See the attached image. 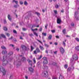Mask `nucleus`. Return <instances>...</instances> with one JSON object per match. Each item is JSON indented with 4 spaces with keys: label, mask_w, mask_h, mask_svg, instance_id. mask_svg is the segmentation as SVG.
<instances>
[{
    "label": "nucleus",
    "mask_w": 79,
    "mask_h": 79,
    "mask_svg": "<svg viewBox=\"0 0 79 79\" xmlns=\"http://www.w3.org/2000/svg\"><path fill=\"white\" fill-rule=\"evenodd\" d=\"M43 59L44 60L43 63L44 64L48 63V60H47V57H43Z\"/></svg>",
    "instance_id": "4"
},
{
    "label": "nucleus",
    "mask_w": 79,
    "mask_h": 79,
    "mask_svg": "<svg viewBox=\"0 0 79 79\" xmlns=\"http://www.w3.org/2000/svg\"><path fill=\"white\" fill-rule=\"evenodd\" d=\"M77 20H79V17H77Z\"/></svg>",
    "instance_id": "64"
},
{
    "label": "nucleus",
    "mask_w": 79,
    "mask_h": 79,
    "mask_svg": "<svg viewBox=\"0 0 79 79\" xmlns=\"http://www.w3.org/2000/svg\"><path fill=\"white\" fill-rule=\"evenodd\" d=\"M4 24H6V20L5 19L4 20Z\"/></svg>",
    "instance_id": "50"
},
{
    "label": "nucleus",
    "mask_w": 79,
    "mask_h": 79,
    "mask_svg": "<svg viewBox=\"0 0 79 79\" xmlns=\"http://www.w3.org/2000/svg\"><path fill=\"white\" fill-rule=\"evenodd\" d=\"M12 2H13V3H14V2H15V3H16V5H18V1H15V0H13V1Z\"/></svg>",
    "instance_id": "19"
},
{
    "label": "nucleus",
    "mask_w": 79,
    "mask_h": 79,
    "mask_svg": "<svg viewBox=\"0 0 79 79\" xmlns=\"http://www.w3.org/2000/svg\"><path fill=\"white\" fill-rule=\"evenodd\" d=\"M20 39H21L22 40H23V38L22 37V36H20Z\"/></svg>",
    "instance_id": "57"
},
{
    "label": "nucleus",
    "mask_w": 79,
    "mask_h": 79,
    "mask_svg": "<svg viewBox=\"0 0 79 79\" xmlns=\"http://www.w3.org/2000/svg\"><path fill=\"white\" fill-rule=\"evenodd\" d=\"M13 52H10L9 53L8 55V56H10V55H13Z\"/></svg>",
    "instance_id": "31"
},
{
    "label": "nucleus",
    "mask_w": 79,
    "mask_h": 79,
    "mask_svg": "<svg viewBox=\"0 0 79 79\" xmlns=\"http://www.w3.org/2000/svg\"><path fill=\"white\" fill-rule=\"evenodd\" d=\"M40 48L41 50H44V48L42 46L40 45Z\"/></svg>",
    "instance_id": "29"
},
{
    "label": "nucleus",
    "mask_w": 79,
    "mask_h": 79,
    "mask_svg": "<svg viewBox=\"0 0 79 79\" xmlns=\"http://www.w3.org/2000/svg\"><path fill=\"white\" fill-rule=\"evenodd\" d=\"M78 14V12H75V18H76V16H77V15Z\"/></svg>",
    "instance_id": "14"
},
{
    "label": "nucleus",
    "mask_w": 79,
    "mask_h": 79,
    "mask_svg": "<svg viewBox=\"0 0 79 79\" xmlns=\"http://www.w3.org/2000/svg\"><path fill=\"white\" fill-rule=\"evenodd\" d=\"M43 74H44V77H47L48 76V72L47 71H44L43 72Z\"/></svg>",
    "instance_id": "5"
},
{
    "label": "nucleus",
    "mask_w": 79,
    "mask_h": 79,
    "mask_svg": "<svg viewBox=\"0 0 79 79\" xmlns=\"http://www.w3.org/2000/svg\"><path fill=\"white\" fill-rule=\"evenodd\" d=\"M63 76H61V75H60V77H59V79H63Z\"/></svg>",
    "instance_id": "36"
},
{
    "label": "nucleus",
    "mask_w": 79,
    "mask_h": 79,
    "mask_svg": "<svg viewBox=\"0 0 79 79\" xmlns=\"http://www.w3.org/2000/svg\"><path fill=\"white\" fill-rule=\"evenodd\" d=\"M8 18L9 20L11 21V17L10 16V15H8Z\"/></svg>",
    "instance_id": "10"
},
{
    "label": "nucleus",
    "mask_w": 79,
    "mask_h": 79,
    "mask_svg": "<svg viewBox=\"0 0 79 79\" xmlns=\"http://www.w3.org/2000/svg\"><path fill=\"white\" fill-rule=\"evenodd\" d=\"M71 26H74V23H72L71 24Z\"/></svg>",
    "instance_id": "53"
},
{
    "label": "nucleus",
    "mask_w": 79,
    "mask_h": 79,
    "mask_svg": "<svg viewBox=\"0 0 79 79\" xmlns=\"http://www.w3.org/2000/svg\"><path fill=\"white\" fill-rule=\"evenodd\" d=\"M51 32L52 33H55V30H52Z\"/></svg>",
    "instance_id": "42"
},
{
    "label": "nucleus",
    "mask_w": 79,
    "mask_h": 79,
    "mask_svg": "<svg viewBox=\"0 0 79 79\" xmlns=\"http://www.w3.org/2000/svg\"><path fill=\"white\" fill-rule=\"evenodd\" d=\"M56 37L57 38V39H59V37L58 36H56Z\"/></svg>",
    "instance_id": "61"
},
{
    "label": "nucleus",
    "mask_w": 79,
    "mask_h": 79,
    "mask_svg": "<svg viewBox=\"0 0 79 79\" xmlns=\"http://www.w3.org/2000/svg\"><path fill=\"white\" fill-rule=\"evenodd\" d=\"M55 7L56 8H59V6L57 4L55 5Z\"/></svg>",
    "instance_id": "39"
},
{
    "label": "nucleus",
    "mask_w": 79,
    "mask_h": 79,
    "mask_svg": "<svg viewBox=\"0 0 79 79\" xmlns=\"http://www.w3.org/2000/svg\"><path fill=\"white\" fill-rule=\"evenodd\" d=\"M10 46L11 47H14V45L13 44H10Z\"/></svg>",
    "instance_id": "62"
},
{
    "label": "nucleus",
    "mask_w": 79,
    "mask_h": 79,
    "mask_svg": "<svg viewBox=\"0 0 79 79\" xmlns=\"http://www.w3.org/2000/svg\"><path fill=\"white\" fill-rule=\"evenodd\" d=\"M6 59V57L5 58V56H3V66H5V65H6L7 63H8V61L7 60H5V59Z\"/></svg>",
    "instance_id": "3"
},
{
    "label": "nucleus",
    "mask_w": 79,
    "mask_h": 79,
    "mask_svg": "<svg viewBox=\"0 0 79 79\" xmlns=\"http://www.w3.org/2000/svg\"><path fill=\"white\" fill-rule=\"evenodd\" d=\"M75 49L77 50V51H79V46H77L76 47H75Z\"/></svg>",
    "instance_id": "17"
},
{
    "label": "nucleus",
    "mask_w": 79,
    "mask_h": 79,
    "mask_svg": "<svg viewBox=\"0 0 79 79\" xmlns=\"http://www.w3.org/2000/svg\"><path fill=\"white\" fill-rule=\"evenodd\" d=\"M34 53L35 54H37V51H34Z\"/></svg>",
    "instance_id": "54"
},
{
    "label": "nucleus",
    "mask_w": 79,
    "mask_h": 79,
    "mask_svg": "<svg viewBox=\"0 0 79 79\" xmlns=\"http://www.w3.org/2000/svg\"><path fill=\"white\" fill-rule=\"evenodd\" d=\"M52 36L51 35H50L48 37V39L49 40H51L52 39Z\"/></svg>",
    "instance_id": "13"
},
{
    "label": "nucleus",
    "mask_w": 79,
    "mask_h": 79,
    "mask_svg": "<svg viewBox=\"0 0 79 79\" xmlns=\"http://www.w3.org/2000/svg\"><path fill=\"white\" fill-rule=\"evenodd\" d=\"M31 51H32V50H34V47H32V46H31Z\"/></svg>",
    "instance_id": "41"
},
{
    "label": "nucleus",
    "mask_w": 79,
    "mask_h": 79,
    "mask_svg": "<svg viewBox=\"0 0 79 79\" xmlns=\"http://www.w3.org/2000/svg\"><path fill=\"white\" fill-rule=\"evenodd\" d=\"M7 52L6 51H2V54H6V53Z\"/></svg>",
    "instance_id": "25"
},
{
    "label": "nucleus",
    "mask_w": 79,
    "mask_h": 79,
    "mask_svg": "<svg viewBox=\"0 0 79 79\" xmlns=\"http://www.w3.org/2000/svg\"><path fill=\"white\" fill-rule=\"evenodd\" d=\"M47 26H48V24H46L45 25V28L46 29H47Z\"/></svg>",
    "instance_id": "52"
},
{
    "label": "nucleus",
    "mask_w": 79,
    "mask_h": 79,
    "mask_svg": "<svg viewBox=\"0 0 79 79\" xmlns=\"http://www.w3.org/2000/svg\"><path fill=\"white\" fill-rule=\"evenodd\" d=\"M1 48L2 49H6V48H5L4 46H1Z\"/></svg>",
    "instance_id": "38"
},
{
    "label": "nucleus",
    "mask_w": 79,
    "mask_h": 79,
    "mask_svg": "<svg viewBox=\"0 0 79 79\" xmlns=\"http://www.w3.org/2000/svg\"><path fill=\"white\" fill-rule=\"evenodd\" d=\"M40 31H42V28H41L40 30H39Z\"/></svg>",
    "instance_id": "60"
},
{
    "label": "nucleus",
    "mask_w": 79,
    "mask_h": 79,
    "mask_svg": "<svg viewBox=\"0 0 79 79\" xmlns=\"http://www.w3.org/2000/svg\"><path fill=\"white\" fill-rule=\"evenodd\" d=\"M36 51L38 52V53H39L40 52V50H39V48H37L36 49Z\"/></svg>",
    "instance_id": "21"
},
{
    "label": "nucleus",
    "mask_w": 79,
    "mask_h": 79,
    "mask_svg": "<svg viewBox=\"0 0 79 79\" xmlns=\"http://www.w3.org/2000/svg\"><path fill=\"white\" fill-rule=\"evenodd\" d=\"M26 58L24 57H23L22 58V61H26Z\"/></svg>",
    "instance_id": "16"
},
{
    "label": "nucleus",
    "mask_w": 79,
    "mask_h": 79,
    "mask_svg": "<svg viewBox=\"0 0 79 79\" xmlns=\"http://www.w3.org/2000/svg\"><path fill=\"white\" fill-rule=\"evenodd\" d=\"M35 14H37V15L38 16H40V13L37 12H36Z\"/></svg>",
    "instance_id": "45"
},
{
    "label": "nucleus",
    "mask_w": 79,
    "mask_h": 79,
    "mask_svg": "<svg viewBox=\"0 0 79 79\" xmlns=\"http://www.w3.org/2000/svg\"><path fill=\"white\" fill-rule=\"evenodd\" d=\"M35 25H33L32 26V27H35Z\"/></svg>",
    "instance_id": "63"
},
{
    "label": "nucleus",
    "mask_w": 79,
    "mask_h": 79,
    "mask_svg": "<svg viewBox=\"0 0 79 79\" xmlns=\"http://www.w3.org/2000/svg\"><path fill=\"white\" fill-rule=\"evenodd\" d=\"M43 68L44 69H48V66H44V67H43Z\"/></svg>",
    "instance_id": "32"
},
{
    "label": "nucleus",
    "mask_w": 79,
    "mask_h": 79,
    "mask_svg": "<svg viewBox=\"0 0 79 79\" xmlns=\"http://www.w3.org/2000/svg\"><path fill=\"white\" fill-rule=\"evenodd\" d=\"M33 60L34 61V63H35H35H36V61H35V58H34L33 59Z\"/></svg>",
    "instance_id": "34"
},
{
    "label": "nucleus",
    "mask_w": 79,
    "mask_h": 79,
    "mask_svg": "<svg viewBox=\"0 0 79 79\" xmlns=\"http://www.w3.org/2000/svg\"><path fill=\"white\" fill-rule=\"evenodd\" d=\"M62 32L63 34H65L66 33V29H64L63 30Z\"/></svg>",
    "instance_id": "26"
},
{
    "label": "nucleus",
    "mask_w": 79,
    "mask_h": 79,
    "mask_svg": "<svg viewBox=\"0 0 79 79\" xmlns=\"http://www.w3.org/2000/svg\"><path fill=\"white\" fill-rule=\"evenodd\" d=\"M71 69L72 70H73L74 69V67L73 66H72L71 67Z\"/></svg>",
    "instance_id": "43"
},
{
    "label": "nucleus",
    "mask_w": 79,
    "mask_h": 79,
    "mask_svg": "<svg viewBox=\"0 0 79 79\" xmlns=\"http://www.w3.org/2000/svg\"><path fill=\"white\" fill-rule=\"evenodd\" d=\"M61 22V20L59 18H57V24H60Z\"/></svg>",
    "instance_id": "7"
},
{
    "label": "nucleus",
    "mask_w": 79,
    "mask_h": 79,
    "mask_svg": "<svg viewBox=\"0 0 79 79\" xmlns=\"http://www.w3.org/2000/svg\"><path fill=\"white\" fill-rule=\"evenodd\" d=\"M2 73L3 75H5L6 74V71L5 70V69L2 67H0V73Z\"/></svg>",
    "instance_id": "2"
},
{
    "label": "nucleus",
    "mask_w": 79,
    "mask_h": 79,
    "mask_svg": "<svg viewBox=\"0 0 79 79\" xmlns=\"http://www.w3.org/2000/svg\"><path fill=\"white\" fill-rule=\"evenodd\" d=\"M64 67L65 69H67V68H68V65L66 64H65V65L64 66Z\"/></svg>",
    "instance_id": "28"
},
{
    "label": "nucleus",
    "mask_w": 79,
    "mask_h": 79,
    "mask_svg": "<svg viewBox=\"0 0 79 79\" xmlns=\"http://www.w3.org/2000/svg\"><path fill=\"white\" fill-rule=\"evenodd\" d=\"M71 70V67H69L67 69V71H70Z\"/></svg>",
    "instance_id": "33"
},
{
    "label": "nucleus",
    "mask_w": 79,
    "mask_h": 79,
    "mask_svg": "<svg viewBox=\"0 0 79 79\" xmlns=\"http://www.w3.org/2000/svg\"><path fill=\"white\" fill-rule=\"evenodd\" d=\"M19 2L20 5H23V2L21 1H19Z\"/></svg>",
    "instance_id": "40"
},
{
    "label": "nucleus",
    "mask_w": 79,
    "mask_h": 79,
    "mask_svg": "<svg viewBox=\"0 0 79 79\" xmlns=\"http://www.w3.org/2000/svg\"><path fill=\"white\" fill-rule=\"evenodd\" d=\"M28 63L29 64L31 65V66H32V61H31V60H29L28 61Z\"/></svg>",
    "instance_id": "12"
},
{
    "label": "nucleus",
    "mask_w": 79,
    "mask_h": 79,
    "mask_svg": "<svg viewBox=\"0 0 79 79\" xmlns=\"http://www.w3.org/2000/svg\"><path fill=\"white\" fill-rule=\"evenodd\" d=\"M73 58L71 59V64L73 65L75 63V61L77 60V55L74 54L73 56Z\"/></svg>",
    "instance_id": "1"
},
{
    "label": "nucleus",
    "mask_w": 79,
    "mask_h": 79,
    "mask_svg": "<svg viewBox=\"0 0 79 79\" xmlns=\"http://www.w3.org/2000/svg\"><path fill=\"white\" fill-rule=\"evenodd\" d=\"M24 5H27L28 4V3H27V1H25L24 2Z\"/></svg>",
    "instance_id": "23"
},
{
    "label": "nucleus",
    "mask_w": 79,
    "mask_h": 79,
    "mask_svg": "<svg viewBox=\"0 0 79 79\" xmlns=\"http://www.w3.org/2000/svg\"><path fill=\"white\" fill-rule=\"evenodd\" d=\"M54 12L55 15H57V14H58V12H57V11L56 10H54Z\"/></svg>",
    "instance_id": "27"
},
{
    "label": "nucleus",
    "mask_w": 79,
    "mask_h": 79,
    "mask_svg": "<svg viewBox=\"0 0 79 79\" xmlns=\"http://www.w3.org/2000/svg\"><path fill=\"white\" fill-rule=\"evenodd\" d=\"M13 32L14 33H15V34H16L17 33L16 31L15 30L13 31Z\"/></svg>",
    "instance_id": "55"
},
{
    "label": "nucleus",
    "mask_w": 79,
    "mask_h": 79,
    "mask_svg": "<svg viewBox=\"0 0 79 79\" xmlns=\"http://www.w3.org/2000/svg\"><path fill=\"white\" fill-rule=\"evenodd\" d=\"M29 70L30 71L31 73H34V69L32 68H29Z\"/></svg>",
    "instance_id": "8"
},
{
    "label": "nucleus",
    "mask_w": 79,
    "mask_h": 79,
    "mask_svg": "<svg viewBox=\"0 0 79 79\" xmlns=\"http://www.w3.org/2000/svg\"><path fill=\"white\" fill-rule=\"evenodd\" d=\"M60 51L61 53L62 54H63L64 52V50L63 48H60Z\"/></svg>",
    "instance_id": "6"
},
{
    "label": "nucleus",
    "mask_w": 79,
    "mask_h": 79,
    "mask_svg": "<svg viewBox=\"0 0 79 79\" xmlns=\"http://www.w3.org/2000/svg\"><path fill=\"white\" fill-rule=\"evenodd\" d=\"M6 35H7V36H8V37H9V36H10V34L9 33H6Z\"/></svg>",
    "instance_id": "46"
},
{
    "label": "nucleus",
    "mask_w": 79,
    "mask_h": 79,
    "mask_svg": "<svg viewBox=\"0 0 79 79\" xmlns=\"http://www.w3.org/2000/svg\"><path fill=\"white\" fill-rule=\"evenodd\" d=\"M34 35H36V36L37 37H38V35L37 34V33L36 32H34Z\"/></svg>",
    "instance_id": "37"
},
{
    "label": "nucleus",
    "mask_w": 79,
    "mask_h": 79,
    "mask_svg": "<svg viewBox=\"0 0 79 79\" xmlns=\"http://www.w3.org/2000/svg\"><path fill=\"white\" fill-rule=\"evenodd\" d=\"M44 45L46 47H47V48H48L49 47V45L46 44H44Z\"/></svg>",
    "instance_id": "24"
},
{
    "label": "nucleus",
    "mask_w": 79,
    "mask_h": 79,
    "mask_svg": "<svg viewBox=\"0 0 79 79\" xmlns=\"http://www.w3.org/2000/svg\"><path fill=\"white\" fill-rule=\"evenodd\" d=\"M0 35L2 37H3V38H6V36L4 35L3 34H1Z\"/></svg>",
    "instance_id": "15"
},
{
    "label": "nucleus",
    "mask_w": 79,
    "mask_h": 79,
    "mask_svg": "<svg viewBox=\"0 0 79 79\" xmlns=\"http://www.w3.org/2000/svg\"><path fill=\"white\" fill-rule=\"evenodd\" d=\"M3 29L4 31H6L8 30V29H7V27H3Z\"/></svg>",
    "instance_id": "18"
},
{
    "label": "nucleus",
    "mask_w": 79,
    "mask_h": 79,
    "mask_svg": "<svg viewBox=\"0 0 79 79\" xmlns=\"http://www.w3.org/2000/svg\"><path fill=\"white\" fill-rule=\"evenodd\" d=\"M19 6L18 4H17V5H14V7H15V8H18V7Z\"/></svg>",
    "instance_id": "20"
},
{
    "label": "nucleus",
    "mask_w": 79,
    "mask_h": 79,
    "mask_svg": "<svg viewBox=\"0 0 79 79\" xmlns=\"http://www.w3.org/2000/svg\"><path fill=\"white\" fill-rule=\"evenodd\" d=\"M67 40L64 39V41H63V44L64 46H65V45H66V42Z\"/></svg>",
    "instance_id": "11"
},
{
    "label": "nucleus",
    "mask_w": 79,
    "mask_h": 79,
    "mask_svg": "<svg viewBox=\"0 0 79 79\" xmlns=\"http://www.w3.org/2000/svg\"><path fill=\"white\" fill-rule=\"evenodd\" d=\"M23 31H26V29L24 28H23Z\"/></svg>",
    "instance_id": "59"
},
{
    "label": "nucleus",
    "mask_w": 79,
    "mask_h": 79,
    "mask_svg": "<svg viewBox=\"0 0 79 79\" xmlns=\"http://www.w3.org/2000/svg\"><path fill=\"white\" fill-rule=\"evenodd\" d=\"M42 35L44 36H46V35H47V33H46L43 32L42 33Z\"/></svg>",
    "instance_id": "22"
},
{
    "label": "nucleus",
    "mask_w": 79,
    "mask_h": 79,
    "mask_svg": "<svg viewBox=\"0 0 79 79\" xmlns=\"http://www.w3.org/2000/svg\"><path fill=\"white\" fill-rule=\"evenodd\" d=\"M52 79H57V78L56 77H52Z\"/></svg>",
    "instance_id": "56"
},
{
    "label": "nucleus",
    "mask_w": 79,
    "mask_h": 79,
    "mask_svg": "<svg viewBox=\"0 0 79 79\" xmlns=\"http://www.w3.org/2000/svg\"><path fill=\"white\" fill-rule=\"evenodd\" d=\"M20 65H21V62H19V64L16 65V66H17V67H19V66H20Z\"/></svg>",
    "instance_id": "30"
},
{
    "label": "nucleus",
    "mask_w": 79,
    "mask_h": 79,
    "mask_svg": "<svg viewBox=\"0 0 79 79\" xmlns=\"http://www.w3.org/2000/svg\"><path fill=\"white\" fill-rule=\"evenodd\" d=\"M40 64V63L39 62H38L37 63V66H39V65Z\"/></svg>",
    "instance_id": "58"
},
{
    "label": "nucleus",
    "mask_w": 79,
    "mask_h": 79,
    "mask_svg": "<svg viewBox=\"0 0 79 79\" xmlns=\"http://www.w3.org/2000/svg\"><path fill=\"white\" fill-rule=\"evenodd\" d=\"M76 40H77V42H79V39L77 38H76Z\"/></svg>",
    "instance_id": "47"
},
{
    "label": "nucleus",
    "mask_w": 79,
    "mask_h": 79,
    "mask_svg": "<svg viewBox=\"0 0 79 79\" xmlns=\"http://www.w3.org/2000/svg\"><path fill=\"white\" fill-rule=\"evenodd\" d=\"M76 34L74 33V34H73L72 36H73V37H75V36H76Z\"/></svg>",
    "instance_id": "48"
},
{
    "label": "nucleus",
    "mask_w": 79,
    "mask_h": 79,
    "mask_svg": "<svg viewBox=\"0 0 79 79\" xmlns=\"http://www.w3.org/2000/svg\"><path fill=\"white\" fill-rule=\"evenodd\" d=\"M42 56H40V57L38 58L39 60H40L41 58H42Z\"/></svg>",
    "instance_id": "49"
},
{
    "label": "nucleus",
    "mask_w": 79,
    "mask_h": 79,
    "mask_svg": "<svg viewBox=\"0 0 79 79\" xmlns=\"http://www.w3.org/2000/svg\"><path fill=\"white\" fill-rule=\"evenodd\" d=\"M52 65H54V66H56V63L55 62H53L52 64Z\"/></svg>",
    "instance_id": "35"
},
{
    "label": "nucleus",
    "mask_w": 79,
    "mask_h": 79,
    "mask_svg": "<svg viewBox=\"0 0 79 79\" xmlns=\"http://www.w3.org/2000/svg\"><path fill=\"white\" fill-rule=\"evenodd\" d=\"M21 48H22L23 50H26V47L24 45H22L21 46Z\"/></svg>",
    "instance_id": "9"
},
{
    "label": "nucleus",
    "mask_w": 79,
    "mask_h": 79,
    "mask_svg": "<svg viewBox=\"0 0 79 79\" xmlns=\"http://www.w3.org/2000/svg\"><path fill=\"white\" fill-rule=\"evenodd\" d=\"M31 30L32 31H37V29L36 28L35 29H32Z\"/></svg>",
    "instance_id": "44"
},
{
    "label": "nucleus",
    "mask_w": 79,
    "mask_h": 79,
    "mask_svg": "<svg viewBox=\"0 0 79 79\" xmlns=\"http://www.w3.org/2000/svg\"><path fill=\"white\" fill-rule=\"evenodd\" d=\"M37 41H38V42H40V43L41 44H42V43L40 40H37Z\"/></svg>",
    "instance_id": "51"
}]
</instances>
